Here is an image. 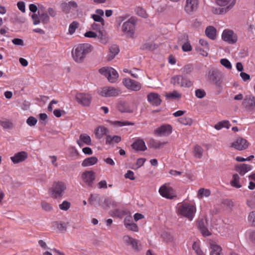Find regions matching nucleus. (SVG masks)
<instances>
[{
    "mask_svg": "<svg viewBox=\"0 0 255 255\" xmlns=\"http://www.w3.org/2000/svg\"><path fill=\"white\" fill-rule=\"evenodd\" d=\"M199 44L203 46V48L205 49L204 51V53H201V55L204 56H207L208 55V51L209 50V45L207 42V41L204 39H200L199 40Z\"/></svg>",
    "mask_w": 255,
    "mask_h": 255,
    "instance_id": "nucleus-32",
    "label": "nucleus"
},
{
    "mask_svg": "<svg viewBox=\"0 0 255 255\" xmlns=\"http://www.w3.org/2000/svg\"><path fill=\"white\" fill-rule=\"evenodd\" d=\"M193 70V67L191 65H186L181 68V71L184 74H190Z\"/></svg>",
    "mask_w": 255,
    "mask_h": 255,
    "instance_id": "nucleus-47",
    "label": "nucleus"
},
{
    "mask_svg": "<svg viewBox=\"0 0 255 255\" xmlns=\"http://www.w3.org/2000/svg\"><path fill=\"white\" fill-rule=\"evenodd\" d=\"M243 106L249 111L255 109V97L252 96H246L243 102Z\"/></svg>",
    "mask_w": 255,
    "mask_h": 255,
    "instance_id": "nucleus-16",
    "label": "nucleus"
},
{
    "mask_svg": "<svg viewBox=\"0 0 255 255\" xmlns=\"http://www.w3.org/2000/svg\"><path fill=\"white\" fill-rule=\"evenodd\" d=\"M123 83L127 88L133 91H138L141 88L140 83L129 78L123 79Z\"/></svg>",
    "mask_w": 255,
    "mask_h": 255,
    "instance_id": "nucleus-9",
    "label": "nucleus"
},
{
    "mask_svg": "<svg viewBox=\"0 0 255 255\" xmlns=\"http://www.w3.org/2000/svg\"><path fill=\"white\" fill-rule=\"evenodd\" d=\"M114 124L119 127H123L126 126L133 125L134 124L128 121H115L114 122Z\"/></svg>",
    "mask_w": 255,
    "mask_h": 255,
    "instance_id": "nucleus-55",
    "label": "nucleus"
},
{
    "mask_svg": "<svg viewBox=\"0 0 255 255\" xmlns=\"http://www.w3.org/2000/svg\"><path fill=\"white\" fill-rule=\"evenodd\" d=\"M27 157V153L25 151H21L16 153L13 156L10 157L11 161L14 163H17L24 161Z\"/></svg>",
    "mask_w": 255,
    "mask_h": 255,
    "instance_id": "nucleus-22",
    "label": "nucleus"
},
{
    "mask_svg": "<svg viewBox=\"0 0 255 255\" xmlns=\"http://www.w3.org/2000/svg\"><path fill=\"white\" fill-rule=\"evenodd\" d=\"M120 51L119 47L116 45H114L110 48V52L108 54V59L111 60L115 58Z\"/></svg>",
    "mask_w": 255,
    "mask_h": 255,
    "instance_id": "nucleus-30",
    "label": "nucleus"
},
{
    "mask_svg": "<svg viewBox=\"0 0 255 255\" xmlns=\"http://www.w3.org/2000/svg\"><path fill=\"white\" fill-rule=\"evenodd\" d=\"M40 19L43 23H47L49 21V16L46 13L40 15Z\"/></svg>",
    "mask_w": 255,
    "mask_h": 255,
    "instance_id": "nucleus-61",
    "label": "nucleus"
},
{
    "mask_svg": "<svg viewBox=\"0 0 255 255\" xmlns=\"http://www.w3.org/2000/svg\"><path fill=\"white\" fill-rule=\"evenodd\" d=\"M91 17L95 21L100 22L102 26L104 25V20L101 16L94 14L91 15Z\"/></svg>",
    "mask_w": 255,
    "mask_h": 255,
    "instance_id": "nucleus-52",
    "label": "nucleus"
},
{
    "mask_svg": "<svg viewBox=\"0 0 255 255\" xmlns=\"http://www.w3.org/2000/svg\"><path fill=\"white\" fill-rule=\"evenodd\" d=\"M66 189L65 184L62 181H55L52 186L48 189V194L53 198L57 199L61 198Z\"/></svg>",
    "mask_w": 255,
    "mask_h": 255,
    "instance_id": "nucleus-3",
    "label": "nucleus"
},
{
    "mask_svg": "<svg viewBox=\"0 0 255 255\" xmlns=\"http://www.w3.org/2000/svg\"><path fill=\"white\" fill-rule=\"evenodd\" d=\"M136 23V18L134 17H131L123 24L122 26V31L127 37H133Z\"/></svg>",
    "mask_w": 255,
    "mask_h": 255,
    "instance_id": "nucleus-4",
    "label": "nucleus"
},
{
    "mask_svg": "<svg viewBox=\"0 0 255 255\" xmlns=\"http://www.w3.org/2000/svg\"><path fill=\"white\" fill-rule=\"evenodd\" d=\"M0 125L4 129H10L13 127V124L8 120H0Z\"/></svg>",
    "mask_w": 255,
    "mask_h": 255,
    "instance_id": "nucleus-36",
    "label": "nucleus"
},
{
    "mask_svg": "<svg viewBox=\"0 0 255 255\" xmlns=\"http://www.w3.org/2000/svg\"><path fill=\"white\" fill-rule=\"evenodd\" d=\"M205 34L210 39L214 40L216 38V29L212 26H209L205 30Z\"/></svg>",
    "mask_w": 255,
    "mask_h": 255,
    "instance_id": "nucleus-25",
    "label": "nucleus"
},
{
    "mask_svg": "<svg viewBox=\"0 0 255 255\" xmlns=\"http://www.w3.org/2000/svg\"><path fill=\"white\" fill-rule=\"evenodd\" d=\"M240 177L237 174H235L233 176V180L231 181L232 186L236 188H240L241 187L239 183Z\"/></svg>",
    "mask_w": 255,
    "mask_h": 255,
    "instance_id": "nucleus-41",
    "label": "nucleus"
},
{
    "mask_svg": "<svg viewBox=\"0 0 255 255\" xmlns=\"http://www.w3.org/2000/svg\"><path fill=\"white\" fill-rule=\"evenodd\" d=\"M31 17L33 19V24L34 25H37L40 23V17H39L36 14H33Z\"/></svg>",
    "mask_w": 255,
    "mask_h": 255,
    "instance_id": "nucleus-64",
    "label": "nucleus"
},
{
    "mask_svg": "<svg viewBox=\"0 0 255 255\" xmlns=\"http://www.w3.org/2000/svg\"><path fill=\"white\" fill-rule=\"evenodd\" d=\"M124 242L128 245H131L133 250L139 251L138 241L128 236H125L123 238Z\"/></svg>",
    "mask_w": 255,
    "mask_h": 255,
    "instance_id": "nucleus-20",
    "label": "nucleus"
},
{
    "mask_svg": "<svg viewBox=\"0 0 255 255\" xmlns=\"http://www.w3.org/2000/svg\"><path fill=\"white\" fill-rule=\"evenodd\" d=\"M229 11L225 7H214L212 9V12L216 14H224Z\"/></svg>",
    "mask_w": 255,
    "mask_h": 255,
    "instance_id": "nucleus-37",
    "label": "nucleus"
},
{
    "mask_svg": "<svg viewBox=\"0 0 255 255\" xmlns=\"http://www.w3.org/2000/svg\"><path fill=\"white\" fill-rule=\"evenodd\" d=\"M81 178L86 186L92 187L95 179V174L93 171H86L82 173Z\"/></svg>",
    "mask_w": 255,
    "mask_h": 255,
    "instance_id": "nucleus-8",
    "label": "nucleus"
},
{
    "mask_svg": "<svg viewBox=\"0 0 255 255\" xmlns=\"http://www.w3.org/2000/svg\"><path fill=\"white\" fill-rule=\"evenodd\" d=\"M208 77L209 79L211 82L215 83L217 86H220V83L219 82V72L217 70L212 69L209 71Z\"/></svg>",
    "mask_w": 255,
    "mask_h": 255,
    "instance_id": "nucleus-15",
    "label": "nucleus"
},
{
    "mask_svg": "<svg viewBox=\"0 0 255 255\" xmlns=\"http://www.w3.org/2000/svg\"><path fill=\"white\" fill-rule=\"evenodd\" d=\"M136 12L137 14H138L139 16L142 17H146V14L145 11V10L141 8V7H138L136 8Z\"/></svg>",
    "mask_w": 255,
    "mask_h": 255,
    "instance_id": "nucleus-58",
    "label": "nucleus"
},
{
    "mask_svg": "<svg viewBox=\"0 0 255 255\" xmlns=\"http://www.w3.org/2000/svg\"><path fill=\"white\" fill-rule=\"evenodd\" d=\"M59 207L61 210L67 211L70 207V203L67 201H64L62 204L59 205Z\"/></svg>",
    "mask_w": 255,
    "mask_h": 255,
    "instance_id": "nucleus-51",
    "label": "nucleus"
},
{
    "mask_svg": "<svg viewBox=\"0 0 255 255\" xmlns=\"http://www.w3.org/2000/svg\"><path fill=\"white\" fill-rule=\"evenodd\" d=\"M192 82L188 79L182 76V80L181 81L179 87H190L192 85Z\"/></svg>",
    "mask_w": 255,
    "mask_h": 255,
    "instance_id": "nucleus-44",
    "label": "nucleus"
},
{
    "mask_svg": "<svg viewBox=\"0 0 255 255\" xmlns=\"http://www.w3.org/2000/svg\"><path fill=\"white\" fill-rule=\"evenodd\" d=\"M131 146L132 148L136 150L144 151L146 149V146L144 141L141 139L136 140L132 144Z\"/></svg>",
    "mask_w": 255,
    "mask_h": 255,
    "instance_id": "nucleus-23",
    "label": "nucleus"
},
{
    "mask_svg": "<svg viewBox=\"0 0 255 255\" xmlns=\"http://www.w3.org/2000/svg\"><path fill=\"white\" fill-rule=\"evenodd\" d=\"M37 120L33 117H29L26 120L27 124L29 126H34L37 123Z\"/></svg>",
    "mask_w": 255,
    "mask_h": 255,
    "instance_id": "nucleus-54",
    "label": "nucleus"
},
{
    "mask_svg": "<svg viewBox=\"0 0 255 255\" xmlns=\"http://www.w3.org/2000/svg\"><path fill=\"white\" fill-rule=\"evenodd\" d=\"M195 212V207L186 203L179 205L177 210L178 215L186 217L190 221L192 220Z\"/></svg>",
    "mask_w": 255,
    "mask_h": 255,
    "instance_id": "nucleus-2",
    "label": "nucleus"
},
{
    "mask_svg": "<svg viewBox=\"0 0 255 255\" xmlns=\"http://www.w3.org/2000/svg\"><path fill=\"white\" fill-rule=\"evenodd\" d=\"M79 23L76 21H73L69 25L68 31L70 34H73L78 28Z\"/></svg>",
    "mask_w": 255,
    "mask_h": 255,
    "instance_id": "nucleus-46",
    "label": "nucleus"
},
{
    "mask_svg": "<svg viewBox=\"0 0 255 255\" xmlns=\"http://www.w3.org/2000/svg\"><path fill=\"white\" fill-rule=\"evenodd\" d=\"M99 72L107 78L111 83H114L119 77L117 71L112 67H105L99 69Z\"/></svg>",
    "mask_w": 255,
    "mask_h": 255,
    "instance_id": "nucleus-5",
    "label": "nucleus"
},
{
    "mask_svg": "<svg viewBox=\"0 0 255 255\" xmlns=\"http://www.w3.org/2000/svg\"><path fill=\"white\" fill-rule=\"evenodd\" d=\"M91 96L88 94L78 93L76 95V100L77 102L83 106H88L90 105L91 101Z\"/></svg>",
    "mask_w": 255,
    "mask_h": 255,
    "instance_id": "nucleus-11",
    "label": "nucleus"
},
{
    "mask_svg": "<svg viewBox=\"0 0 255 255\" xmlns=\"http://www.w3.org/2000/svg\"><path fill=\"white\" fill-rule=\"evenodd\" d=\"M216 4L219 7H225L230 10L235 5L237 0H215Z\"/></svg>",
    "mask_w": 255,
    "mask_h": 255,
    "instance_id": "nucleus-14",
    "label": "nucleus"
},
{
    "mask_svg": "<svg viewBox=\"0 0 255 255\" xmlns=\"http://www.w3.org/2000/svg\"><path fill=\"white\" fill-rule=\"evenodd\" d=\"M248 221L255 226V211L252 212L248 216Z\"/></svg>",
    "mask_w": 255,
    "mask_h": 255,
    "instance_id": "nucleus-57",
    "label": "nucleus"
},
{
    "mask_svg": "<svg viewBox=\"0 0 255 255\" xmlns=\"http://www.w3.org/2000/svg\"><path fill=\"white\" fill-rule=\"evenodd\" d=\"M125 177L126 178L129 179L131 180L135 179L134 173L131 170H128L127 172L125 174Z\"/></svg>",
    "mask_w": 255,
    "mask_h": 255,
    "instance_id": "nucleus-59",
    "label": "nucleus"
},
{
    "mask_svg": "<svg viewBox=\"0 0 255 255\" xmlns=\"http://www.w3.org/2000/svg\"><path fill=\"white\" fill-rule=\"evenodd\" d=\"M172 132V127L169 125H164L156 130V132L160 136H166Z\"/></svg>",
    "mask_w": 255,
    "mask_h": 255,
    "instance_id": "nucleus-18",
    "label": "nucleus"
},
{
    "mask_svg": "<svg viewBox=\"0 0 255 255\" xmlns=\"http://www.w3.org/2000/svg\"><path fill=\"white\" fill-rule=\"evenodd\" d=\"M78 5L74 1H70L68 2H63L61 4V8L65 13H69L72 10L77 8Z\"/></svg>",
    "mask_w": 255,
    "mask_h": 255,
    "instance_id": "nucleus-19",
    "label": "nucleus"
},
{
    "mask_svg": "<svg viewBox=\"0 0 255 255\" xmlns=\"http://www.w3.org/2000/svg\"><path fill=\"white\" fill-rule=\"evenodd\" d=\"M100 197L99 195H91L89 199L90 204L92 205L96 206L99 204Z\"/></svg>",
    "mask_w": 255,
    "mask_h": 255,
    "instance_id": "nucleus-38",
    "label": "nucleus"
},
{
    "mask_svg": "<svg viewBox=\"0 0 255 255\" xmlns=\"http://www.w3.org/2000/svg\"><path fill=\"white\" fill-rule=\"evenodd\" d=\"M41 206L45 211H49L52 209V207L50 205L46 202H42Z\"/></svg>",
    "mask_w": 255,
    "mask_h": 255,
    "instance_id": "nucleus-62",
    "label": "nucleus"
},
{
    "mask_svg": "<svg viewBox=\"0 0 255 255\" xmlns=\"http://www.w3.org/2000/svg\"><path fill=\"white\" fill-rule=\"evenodd\" d=\"M246 239L249 244H255V230H248L246 233Z\"/></svg>",
    "mask_w": 255,
    "mask_h": 255,
    "instance_id": "nucleus-29",
    "label": "nucleus"
},
{
    "mask_svg": "<svg viewBox=\"0 0 255 255\" xmlns=\"http://www.w3.org/2000/svg\"><path fill=\"white\" fill-rule=\"evenodd\" d=\"M148 102L154 106H159L161 102L159 95L155 93H150L147 95Z\"/></svg>",
    "mask_w": 255,
    "mask_h": 255,
    "instance_id": "nucleus-17",
    "label": "nucleus"
},
{
    "mask_svg": "<svg viewBox=\"0 0 255 255\" xmlns=\"http://www.w3.org/2000/svg\"><path fill=\"white\" fill-rule=\"evenodd\" d=\"M198 0H186L184 6V10L188 14H192L198 7Z\"/></svg>",
    "mask_w": 255,
    "mask_h": 255,
    "instance_id": "nucleus-10",
    "label": "nucleus"
},
{
    "mask_svg": "<svg viewBox=\"0 0 255 255\" xmlns=\"http://www.w3.org/2000/svg\"><path fill=\"white\" fill-rule=\"evenodd\" d=\"M222 38L229 44L235 43L238 39L237 35L230 29H225L223 31Z\"/></svg>",
    "mask_w": 255,
    "mask_h": 255,
    "instance_id": "nucleus-6",
    "label": "nucleus"
},
{
    "mask_svg": "<svg viewBox=\"0 0 255 255\" xmlns=\"http://www.w3.org/2000/svg\"><path fill=\"white\" fill-rule=\"evenodd\" d=\"M91 51V45L88 43L79 44L72 51L73 58L76 62L83 61L86 55Z\"/></svg>",
    "mask_w": 255,
    "mask_h": 255,
    "instance_id": "nucleus-1",
    "label": "nucleus"
},
{
    "mask_svg": "<svg viewBox=\"0 0 255 255\" xmlns=\"http://www.w3.org/2000/svg\"><path fill=\"white\" fill-rule=\"evenodd\" d=\"M121 141V137L118 135L111 136L107 135L106 137V143L107 144L118 143Z\"/></svg>",
    "mask_w": 255,
    "mask_h": 255,
    "instance_id": "nucleus-27",
    "label": "nucleus"
},
{
    "mask_svg": "<svg viewBox=\"0 0 255 255\" xmlns=\"http://www.w3.org/2000/svg\"><path fill=\"white\" fill-rule=\"evenodd\" d=\"M12 42L14 45H23V41L21 39L19 38H14L12 40Z\"/></svg>",
    "mask_w": 255,
    "mask_h": 255,
    "instance_id": "nucleus-63",
    "label": "nucleus"
},
{
    "mask_svg": "<svg viewBox=\"0 0 255 255\" xmlns=\"http://www.w3.org/2000/svg\"><path fill=\"white\" fill-rule=\"evenodd\" d=\"M126 227L132 231L137 232L138 231V228L137 225L133 222H131L129 225H127V226Z\"/></svg>",
    "mask_w": 255,
    "mask_h": 255,
    "instance_id": "nucleus-56",
    "label": "nucleus"
},
{
    "mask_svg": "<svg viewBox=\"0 0 255 255\" xmlns=\"http://www.w3.org/2000/svg\"><path fill=\"white\" fill-rule=\"evenodd\" d=\"M98 93L102 96L110 97L118 96L120 93V91L114 87H105L99 89Z\"/></svg>",
    "mask_w": 255,
    "mask_h": 255,
    "instance_id": "nucleus-7",
    "label": "nucleus"
},
{
    "mask_svg": "<svg viewBox=\"0 0 255 255\" xmlns=\"http://www.w3.org/2000/svg\"><path fill=\"white\" fill-rule=\"evenodd\" d=\"M84 36L85 37H89V38H95L97 36L98 37V33H97L94 32L92 31H89L86 32L84 34Z\"/></svg>",
    "mask_w": 255,
    "mask_h": 255,
    "instance_id": "nucleus-60",
    "label": "nucleus"
},
{
    "mask_svg": "<svg viewBox=\"0 0 255 255\" xmlns=\"http://www.w3.org/2000/svg\"><path fill=\"white\" fill-rule=\"evenodd\" d=\"M211 252L210 255H223L221 248L215 243H210Z\"/></svg>",
    "mask_w": 255,
    "mask_h": 255,
    "instance_id": "nucleus-24",
    "label": "nucleus"
},
{
    "mask_svg": "<svg viewBox=\"0 0 255 255\" xmlns=\"http://www.w3.org/2000/svg\"><path fill=\"white\" fill-rule=\"evenodd\" d=\"M55 225L57 228L61 232H65L67 228V224L64 222H56Z\"/></svg>",
    "mask_w": 255,
    "mask_h": 255,
    "instance_id": "nucleus-48",
    "label": "nucleus"
},
{
    "mask_svg": "<svg viewBox=\"0 0 255 255\" xmlns=\"http://www.w3.org/2000/svg\"><path fill=\"white\" fill-rule=\"evenodd\" d=\"M108 132V129L104 127H99L96 132V134L99 138H101L102 136L106 134Z\"/></svg>",
    "mask_w": 255,
    "mask_h": 255,
    "instance_id": "nucleus-35",
    "label": "nucleus"
},
{
    "mask_svg": "<svg viewBox=\"0 0 255 255\" xmlns=\"http://www.w3.org/2000/svg\"><path fill=\"white\" fill-rule=\"evenodd\" d=\"M249 146L248 141L244 138L239 137L232 144V146L239 150H243L246 149Z\"/></svg>",
    "mask_w": 255,
    "mask_h": 255,
    "instance_id": "nucleus-13",
    "label": "nucleus"
},
{
    "mask_svg": "<svg viewBox=\"0 0 255 255\" xmlns=\"http://www.w3.org/2000/svg\"><path fill=\"white\" fill-rule=\"evenodd\" d=\"M221 64L228 69L232 68V64L229 60L226 58H223L220 60Z\"/></svg>",
    "mask_w": 255,
    "mask_h": 255,
    "instance_id": "nucleus-49",
    "label": "nucleus"
},
{
    "mask_svg": "<svg viewBox=\"0 0 255 255\" xmlns=\"http://www.w3.org/2000/svg\"><path fill=\"white\" fill-rule=\"evenodd\" d=\"M98 162V158L95 156H92L85 159L82 162V166L87 167L93 165Z\"/></svg>",
    "mask_w": 255,
    "mask_h": 255,
    "instance_id": "nucleus-28",
    "label": "nucleus"
},
{
    "mask_svg": "<svg viewBox=\"0 0 255 255\" xmlns=\"http://www.w3.org/2000/svg\"><path fill=\"white\" fill-rule=\"evenodd\" d=\"M165 97L167 99L180 98L181 95L177 91H174L172 93H166Z\"/></svg>",
    "mask_w": 255,
    "mask_h": 255,
    "instance_id": "nucleus-45",
    "label": "nucleus"
},
{
    "mask_svg": "<svg viewBox=\"0 0 255 255\" xmlns=\"http://www.w3.org/2000/svg\"><path fill=\"white\" fill-rule=\"evenodd\" d=\"M210 194V191L209 189H205L204 188L200 189L198 192V196L199 198H202L203 196L208 197Z\"/></svg>",
    "mask_w": 255,
    "mask_h": 255,
    "instance_id": "nucleus-43",
    "label": "nucleus"
},
{
    "mask_svg": "<svg viewBox=\"0 0 255 255\" xmlns=\"http://www.w3.org/2000/svg\"><path fill=\"white\" fill-rule=\"evenodd\" d=\"M119 110L121 112H125L131 113L133 112V109H131L126 104H121L118 106Z\"/></svg>",
    "mask_w": 255,
    "mask_h": 255,
    "instance_id": "nucleus-34",
    "label": "nucleus"
},
{
    "mask_svg": "<svg viewBox=\"0 0 255 255\" xmlns=\"http://www.w3.org/2000/svg\"><path fill=\"white\" fill-rule=\"evenodd\" d=\"M159 192L162 197L168 199H172L175 196L173 189L165 185L160 187Z\"/></svg>",
    "mask_w": 255,
    "mask_h": 255,
    "instance_id": "nucleus-12",
    "label": "nucleus"
},
{
    "mask_svg": "<svg viewBox=\"0 0 255 255\" xmlns=\"http://www.w3.org/2000/svg\"><path fill=\"white\" fill-rule=\"evenodd\" d=\"M178 122L183 125H191L192 123V120L189 117H181L178 119Z\"/></svg>",
    "mask_w": 255,
    "mask_h": 255,
    "instance_id": "nucleus-42",
    "label": "nucleus"
},
{
    "mask_svg": "<svg viewBox=\"0 0 255 255\" xmlns=\"http://www.w3.org/2000/svg\"><path fill=\"white\" fill-rule=\"evenodd\" d=\"M166 143V142H160L152 139L150 141V146L154 148H159L163 146Z\"/></svg>",
    "mask_w": 255,
    "mask_h": 255,
    "instance_id": "nucleus-40",
    "label": "nucleus"
},
{
    "mask_svg": "<svg viewBox=\"0 0 255 255\" xmlns=\"http://www.w3.org/2000/svg\"><path fill=\"white\" fill-rule=\"evenodd\" d=\"M182 49L184 52H189L192 50V48L190 43L187 41L182 46Z\"/></svg>",
    "mask_w": 255,
    "mask_h": 255,
    "instance_id": "nucleus-50",
    "label": "nucleus"
},
{
    "mask_svg": "<svg viewBox=\"0 0 255 255\" xmlns=\"http://www.w3.org/2000/svg\"><path fill=\"white\" fill-rule=\"evenodd\" d=\"M251 166L248 164H242L237 166L236 170L240 175H244L251 170Z\"/></svg>",
    "mask_w": 255,
    "mask_h": 255,
    "instance_id": "nucleus-26",
    "label": "nucleus"
},
{
    "mask_svg": "<svg viewBox=\"0 0 255 255\" xmlns=\"http://www.w3.org/2000/svg\"><path fill=\"white\" fill-rule=\"evenodd\" d=\"M79 146H83L84 144L90 145L92 144L91 139L90 136L86 133L80 134L79 139L77 141Z\"/></svg>",
    "mask_w": 255,
    "mask_h": 255,
    "instance_id": "nucleus-21",
    "label": "nucleus"
},
{
    "mask_svg": "<svg viewBox=\"0 0 255 255\" xmlns=\"http://www.w3.org/2000/svg\"><path fill=\"white\" fill-rule=\"evenodd\" d=\"M203 149L198 145H196L194 147L193 154L195 158H201L202 157Z\"/></svg>",
    "mask_w": 255,
    "mask_h": 255,
    "instance_id": "nucleus-31",
    "label": "nucleus"
},
{
    "mask_svg": "<svg viewBox=\"0 0 255 255\" xmlns=\"http://www.w3.org/2000/svg\"><path fill=\"white\" fill-rule=\"evenodd\" d=\"M182 80V76L176 75L172 77L170 82L175 86H180L181 81Z\"/></svg>",
    "mask_w": 255,
    "mask_h": 255,
    "instance_id": "nucleus-39",
    "label": "nucleus"
},
{
    "mask_svg": "<svg viewBox=\"0 0 255 255\" xmlns=\"http://www.w3.org/2000/svg\"><path fill=\"white\" fill-rule=\"evenodd\" d=\"M206 95L205 91L203 89H197L195 91V96L199 99L204 98Z\"/></svg>",
    "mask_w": 255,
    "mask_h": 255,
    "instance_id": "nucleus-53",
    "label": "nucleus"
},
{
    "mask_svg": "<svg viewBox=\"0 0 255 255\" xmlns=\"http://www.w3.org/2000/svg\"><path fill=\"white\" fill-rule=\"evenodd\" d=\"M102 26H103L101 25V24H97V23H94L91 25V27H92V29L98 31V37H99L101 39L104 38V37L105 36L104 35L103 32L101 30H100V28Z\"/></svg>",
    "mask_w": 255,
    "mask_h": 255,
    "instance_id": "nucleus-33",
    "label": "nucleus"
}]
</instances>
